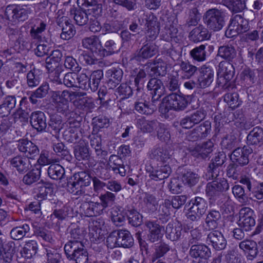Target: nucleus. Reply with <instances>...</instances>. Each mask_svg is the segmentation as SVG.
I'll return each instance as SVG.
<instances>
[{
	"label": "nucleus",
	"instance_id": "f257e3e1",
	"mask_svg": "<svg viewBox=\"0 0 263 263\" xmlns=\"http://www.w3.org/2000/svg\"><path fill=\"white\" fill-rule=\"evenodd\" d=\"M85 94L67 90L53 91L51 93V100L58 112L66 114L70 111L69 101L72 97L84 96Z\"/></svg>",
	"mask_w": 263,
	"mask_h": 263
},
{
	"label": "nucleus",
	"instance_id": "f03ea898",
	"mask_svg": "<svg viewBox=\"0 0 263 263\" xmlns=\"http://www.w3.org/2000/svg\"><path fill=\"white\" fill-rule=\"evenodd\" d=\"M226 11L216 8L210 9L204 14L203 19L207 27L213 31L220 30L225 25Z\"/></svg>",
	"mask_w": 263,
	"mask_h": 263
},
{
	"label": "nucleus",
	"instance_id": "7ed1b4c3",
	"mask_svg": "<svg viewBox=\"0 0 263 263\" xmlns=\"http://www.w3.org/2000/svg\"><path fill=\"white\" fill-rule=\"evenodd\" d=\"M66 255L76 263H88V254L82 242H67L64 246Z\"/></svg>",
	"mask_w": 263,
	"mask_h": 263
},
{
	"label": "nucleus",
	"instance_id": "20e7f679",
	"mask_svg": "<svg viewBox=\"0 0 263 263\" xmlns=\"http://www.w3.org/2000/svg\"><path fill=\"white\" fill-rule=\"evenodd\" d=\"M32 11L31 5H9L5 9V16L10 21H25Z\"/></svg>",
	"mask_w": 263,
	"mask_h": 263
},
{
	"label": "nucleus",
	"instance_id": "39448f33",
	"mask_svg": "<svg viewBox=\"0 0 263 263\" xmlns=\"http://www.w3.org/2000/svg\"><path fill=\"white\" fill-rule=\"evenodd\" d=\"M249 30L248 20L243 18L241 14H236L231 18L228 28L226 31V35L230 37L246 32Z\"/></svg>",
	"mask_w": 263,
	"mask_h": 263
},
{
	"label": "nucleus",
	"instance_id": "423d86ee",
	"mask_svg": "<svg viewBox=\"0 0 263 263\" xmlns=\"http://www.w3.org/2000/svg\"><path fill=\"white\" fill-rule=\"evenodd\" d=\"M173 153L166 145H157L150 151L149 156L151 159L158 162L157 165L168 163L172 160Z\"/></svg>",
	"mask_w": 263,
	"mask_h": 263
},
{
	"label": "nucleus",
	"instance_id": "0eeeda50",
	"mask_svg": "<svg viewBox=\"0 0 263 263\" xmlns=\"http://www.w3.org/2000/svg\"><path fill=\"white\" fill-rule=\"evenodd\" d=\"M191 202L192 205L188 210L186 217L191 221H197L205 213L208 205L205 200L199 197L192 199Z\"/></svg>",
	"mask_w": 263,
	"mask_h": 263
},
{
	"label": "nucleus",
	"instance_id": "6e6552de",
	"mask_svg": "<svg viewBox=\"0 0 263 263\" xmlns=\"http://www.w3.org/2000/svg\"><path fill=\"white\" fill-rule=\"evenodd\" d=\"M211 178L213 180L209 182L206 187V194L211 198L218 196L220 193L227 191L229 189V183L224 178Z\"/></svg>",
	"mask_w": 263,
	"mask_h": 263
},
{
	"label": "nucleus",
	"instance_id": "1a4fd4ad",
	"mask_svg": "<svg viewBox=\"0 0 263 263\" xmlns=\"http://www.w3.org/2000/svg\"><path fill=\"white\" fill-rule=\"evenodd\" d=\"M217 57H220L228 62H234L237 66L242 63V59L237 56L235 47L231 44H225L218 47Z\"/></svg>",
	"mask_w": 263,
	"mask_h": 263
},
{
	"label": "nucleus",
	"instance_id": "9d476101",
	"mask_svg": "<svg viewBox=\"0 0 263 263\" xmlns=\"http://www.w3.org/2000/svg\"><path fill=\"white\" fill-rule=\"evenodd\" d=\"M167 106L176 111H182L190 104L188 96L173 93L167 97Z\"/></svg>",
	"mask_w": 263,
	"mask_h": 263
},
{
	"label": "nucleus",
	"instance_id": "9b49d317",
	"mask_svg": "<svg viewBox=\"0 0 263 263\" xmlns=\"http://www.w3.org/2000/svg\"><path fill=\"white\" fill-rule=\"evenodd\" d=\"M69 128L63 133V138L69 143H76L80 140L82 136L80 128L81 123L73 119L69 121Z\"/></svg>",
	"mask_w": 263,
	"mask_h": 263
},
{
	"label": "nucleus",
	"instance_id": "f8f14e48",
	"mask_svg": "<svg viewBox=\"0 0 263 263\" xmlns=\"http://www.w3.org/2000/svg\"><path fill=\"white\" fill-rule=\"evenodd\" d=\"M211 130V123L206 121L193 130L189 132L186 139L190 141H197L208 136Z\"/></svg>",
	"mask_w": 263,
	"mask_h": 263
},
{
	"label": "nucleus",
	"instance_id": "ddd939ff",
	"mask_svg": "<svg viewBox=\"0 0 263 263\" xmlns=\"http://www.w3.org/2000/svg\"><path fill=\"white\" fill-rule=\"evenodd\" d=\"M253 211L248 207L242 208L239 211L238 226L246 231H249L255 226V221L253 217Z\"/></svg>",
	"mask_w": 263,
	"mask_h": 263
},
{
	"label": "nucleus",
	"instance_id": "4468645a",
	"mask_svg": "<svg viewBox=\"0 0 263 263\" xmlns=\"http://www.w3.org/2000/svg\"><path fill=\"white\" fill-rule=\"evenodd\" d=\"M252 153V149L249 147H238L233 151L230 156L232 162L241 166L249 163V155Z\"/></svg>",
	"mask_w": 263,
	"mask_h": 263
},
{
	"label": "nucleus",
	"instance_id": "2eb2a0df",
	"mask_svg": "<svg viewBox=\"0 0 263 263\" xmlns=\"http://www.w3.org/2000/svg\"><path fill=\"white\" fill-rule=\"evenodd\" d=\"M226 159V156L223 152H219L216 154L208 167L207 175L209 177L217 178L219 176L221 167L225 162Z\"/></svg>",
	"mask_w": 263,
	"mask_h": 263
},
{
	"label": "nucleus",
	"instance_id": "dca6fc26",
	"mask_svg": "<svg viewBox=\"0 0 263 263\" xmlns=\"http://www.w3.org/2000/svg\"><path fill=\"white\" fill-rule=\"evenodd\" d=\"M206 242L211 245L216 250H222L225 249L227 242L222 234L218 231L210 232L206 237Z\"/></svg>",
	"mask_w": 263,
	"mask_h": 263
},
{
	"label": "nucleus",
	"instance_id": "f3484780",
	"mask_svg": "<svg viewBox=\"0 0 263 263\" xmlns=\"http://www.w3.org/2000/svg\"><path fill=\"white\" fill-rule=\"evenodd\" d=\"M10 166L20 174H24L31 169L32 165L30 160L24 156L17 155L9 160Z\"/></svg>",
	"mask_w": 263,
	"mask_h": 263
},
{
	"label": "nucleus",
	"instance_id": "a211bd4d",
	"mask_svg": "<svg viewBox=\"0 0 263 263\" xmlns=\"http://www.w3.org/2000/svg\"><path fill=\"white\" fill-rule=\"evenodd\" d=\"M214 71L210 67L202 66L200 70V74L198 78V87L205 88L212 84L214 80Z\"/></svg>",
	"mask_w": 263,
	"mask_h": 263
},
{
	"label": "nucleus",
	"instance_id": "6ab92c4d",
	"mask_svg": "<svg viewBox=\"0 0 263 263\" xmlns=\"http://www.w3.org/2000/svg\"><path fill=\"white\" fill-rule=\"evenodd\" d=\"M18 149L20 152L24 153L26 157L29 159H34L40 153L38 147L31 141L26 139H22L18 144Z\"/></svg>",
	"mask_w": 263,
	"mask_h": 263
},
{
	"label": "nucleus",
	"instance_id": "aec40b11",
	"mask_svg": "<svg viewBox=\"0 0 263 263\" xmlns=\"http://www.w3.org/2000/svg\"><path fill=\"white\" fill-rule=\"evenodd\" d=\"M57 23L62 28V32L60 35L62 39L68 40L74 36L76 30L74 29L73 25L69 22L67 17L62 16L58 18Z\"/></svg>",
	"mask_w": 263,
	"mask_h": 263
},
{
	"label": "nucleus",
	"instance_id": "412c9836",
	"mask_svg": "<svg viewBox=\"0 0 263 263\" xmlns=\"http://www.w3.org/2000/svg\"><path fill=\"white\" fill-rule=\"evenodd\" d=\"M30 122L33 128L38 132L44 131L47 127V119L45 114L41 111L31 113Z\"/></svg>",
	"mask_w": 263,
	"mask_h": 263
},
{
	"label": "nucleus",
	"instance_id": "4be33fe9",
	"mask_svg": "<svg viewBox=\"0 0 263 263\" xmlns=\"http://www.w3.org/2000/svg\"><path fill=\"white\" fill-rule=\"evenodd\" d=\"M167 65L161 59H156L154 62L146 67V71L153 77L164 76L166 73Z\"/></svg>",
	"mask_w": 263,
	"mask_h": 263
},
{
	"label": "nucleus",
	"instance_id": "5701e85b",
	"mask_svg": "<svg viewBox=\"0 0 263 263\" xmlns=\"http://www.w3.org/2000/svg\"><path fill=\"white\" fill-rule=\"evenodd\" d=\"M147 88L153 95L152 100H158L164 93L165 88L162 82L158 79H151L147 84Z\"/></svg>",
	"mask_w": 263,
	"mask_h": 263
},
{
	"label": "nucleus",
	"instance_id": "b1692460",
	"mask_svg": "<svg viewBox=\"0 0 263 263\" xmlns=\"http://www.w3.org/2000/svg\"><path fill=\"white\" fill-rule=\"evenodd\" d=\"M145 225L148 230V240L151 242H155L162 237L161 230L163 228L156 221H146Z\"/></svg>",
	"mask_w": 263,
	"mask_h": 263
},
{
	"label": "nucleus",
	"instance_id": "393cba45",
	"mask_svg": "<svg viewBox=\"0 0 263 263\" xmlns=\"http://www.w3.org/2000/svg\"><path fill=\"white\" fill-rule=\"evenodd\" d=\"M213 143L209 141L202 145H197L195 147H190L189 151L191 154L199 158L205 159L213 151Z\"/></svg>",
	"mask_w": 263,
	"mask_h": 263
},
{
	"label": "nucleus",
	"instance_id": "a878e982",
	"mask_svg": "<svg viewBox=\"0 0 263 263\" xmlns=\"http://www.w3.org/2000/svg\"><path fill=\"white\" fill-rule=\"evenodd\" d=\"M157 48L156 46L152 43H147L137 50L135 53V58L137 61L151 58L156 54Z\"/></svg>",
	"mask_w": 263,
	"mask_h": 263
},
{
	"label": "nucleus",
	"instance_id": "bb28decb",
	"mask_svg": "<svg viewBox=\"0 0 263 263\" xmlns=\"http://www.w3.org/2000/svg\"><path fill=\"white\" fill-rule=\"evenodd\" d=\"M211 250L209 247L202 243L192 245L189 254L195 259H208L211 256Z\"/></svg>",
	"mask_w": 263,
	"mask_h": 263
},
{
	"label": "nucleus",
	"instance_id": "cd10ccee",
	"mask_svg": "<svg viewBox=\"0 0 263 263\" xmlns=\"http://www.w3.org/2000/svg\"><path fill=\"white\" fill-rule=\"evenodd\" d=\"M107 168L111 169L116 174H119L121 176L126 175V170L121 158L116 155H111L106 164Z\"/></svg>",
	"mask_w": 263,
	"mask_h": 263
},
{
	"label": "nucleus",
	"instance_id": "c85d7f7f",
	"mask_svg": "<svg viewBox=\"0 0 263 263\" xmlns=\"http://www.w3.org/2000/svg\"><path fill=\"white\" fill-rule=\"evenodd\" d=\"M239 248L246 254L248 259L252 260L257 255V245L254 240L245 239L239 242Z\"/></svg>",
	"mask_w": 263,
	"mask_h": 263
},
{
	"label": "nucleus",
	"instance_id": "c756f323",
	"mask_svg": "<svg viewBox=\"0 0 263 263\" xmlns=\"http://www.w3.org/2000/svg\"><path fill=\"white\" fill-rule=\"evenodd\" d=\"M15 243L12 241H6L3 239V247L1 249L0 261L2 263H10L14 254Z\"/></svg>",
	"mask_w": 263,
	"mask_h": 263
},
{
	"label": "nucleus",
	"instance_id": "7c9ffc66",
	"mask_svg": "<svg viewBox=\"0 0 263 263\" xmlns=\"http://www.w3.org/2000/svg\"><path fill=\"white\" fill-rule=\"evenodd\" d=\"M82 44L84 48L89 49L92 52H100L102 48L101 42L96 35L84 38L82 41Z\"/></svg>",
	"mask_w": 263,
	"mask_h": 263
},
{
	"label": "nucleus",
	"instance_id": "2f4dec72",
	"mask_svg": "<svg viewBox=\"0 0 263 263\" xmlns=\"http://www.w3.org/2000/svg\"><path fill=\"white\" fill-rule=\"evenodd\" d=\"M108 77L107 85L109 89H114L121 82L123 77V71L120 68H113L107 71Z\"/></svg>",
	"mask_w": 263,
	"mask_h": 263
},
{
	"label": "nucleus",
	"instance_id": "473e14b6",
	"mask_svg": "<svg viewBox=\"0 0 263 263\" xmlns=\"http://www.w3.org/2000/svg\"><path fill=\"white\" fill-rule=\"evenodd\" d=\"M78 3L82 7L81 9L90 13L94 17L98 16L101 12V7L95 0H78Z\"/></svg>",
	"mask_w": 263,
	"mask_h": 263
},
{
	"label": "nucleus",
	"instance_id": "72a5a7b5",
	"mask_svg": "<svg viewBox=\"0 0 263 263\" xmlns=\"http://www.w3.org/2000/svg\"><path fill=\"white\" fill-rule=\"evenodd\" d=\"M211 36L207 28L202 25L194 28L190 33L189 37L194 42L208 40Z\"/></svg>",
	"mask_w": 263,
	"mask_h": 263
},
{
	"label": "nucleus",
	"instance_id": "f704fd0d",
	"mask_svg": "<svg viewBox=\"0 0 263 263\" xmlns=\"http://www.w3.org/2000/svg\"><path fill=\"white\" fill-rule=\"evenodd\" d=\"M82 208L83 209L85 216L87 217L99 215L104 210L100 203L93 201L84 203L82 205Z\"/></svg>",
	"mask_w": 263,
	"mask_h": 263
},
{
	"label": "nucleus",
	"instance_id": "c9c22d12",
	"mask_svg": "<svg viewBox=\"0 0 263 263\" xmlns=\"http://www.w3.org/2000/svg\"><path fill=\"white\" fill-rule=\"evenodd\" d=\"M172 172L171 167L168 164L158 166L156 170L153 171L149 175L152 179L155 181L161 180L167 178Z\"/></svg>",
	"mask_w": 263,
	"mask_h": 263
},
{
	"label": "nucleus",
	"instance_id": "e433bc0d",
	"mask_svg": "<svg viewBox=\"0 0 263 263\" xmlns=\"http://www.w3.org/2000/svg\"><path fill=\"white\" fill-rule=\"evenodd\" d=\"M117 233L119 247L128 248L133 246L134 239L128 231L119 230L117 231Z\"/></svg>",
	"mask_w": 263,
	"mask_h": 263
},
{
	"label": "nucleus",
	"instance_id": "4c0bfd02",
	"mask_svg": "<svg viewBox=\"0 0 263 263\" xmlns=\"http://www.w3.org/2000/svg\"><path fill=\"white\" fill-rule=\"evenodd\" d=\"M247 140L249 145L263 144V129L259 126L253 128L248 135Z\"/></svg>",
	"mask_w": 263,
	"mask_h": 263
},
{
	"label": "nucleus",
	"instance_id": "58836bf2",
	"mask_svg": "<svg viewBox=\"0 0 263 263\" xmlns=\"http://www.w3.org/2000/svg\"><path fill=\"white\" fill-rule=\"evenodd\" d=\"M16 104V99L14 96H8L4 98L3 103L0 105V116L2 117H7L10 115L11 110Z\"/></svg>",
	"mask_w": 263,
	"mask_h": 263
},
{
	"label": "nucleus",
	"instance_id": "ea45409f",
	"mask_svg": "<svg viewBox=\"0 0 263 263\" xmlns=\"http://www.w3.org/2000/svg\"><path fill=\"white\" fill-rule=\"evenodd\" d=\"M159 123L157 120H147L141 118L137 120L136 125L143 133H151L158 127Z\"/></svg>",
	"mask_w": 263,
	"mask_h": 263
},
{
	"label": "nucleus",
	"instance_id": "a19ab883",
	"mask_svg": "<svg viewBox=\"0 0 263 263\" xmlns=\"http://www.w3.org/2000/svg\"><path fill=\"white\" fill-rule=\"evenodd\" d=\"M182 230L181 226L174 225L173 223L170 222L166 227V237L171 241H177L181 236Z\"/></svg>",
	"mask_w": 263,
	"mask_h": 263
},
{
	"label": "nucleus",
	"instance_id": "79ce46f5",
	"mask_svg": "<svg viewBox=\"0 0 263 263\" xmlns=\"http://www.w3.org/2000/svg\"><path fill=\"white\" fill-rule=\"evenodd\" d=\"M235 66H236L234 62H228L225 61L220 62L218 66V72L227 78V79L231 80L234 77L235 73Z\"/></svg>",
	"mask_w": 263,
	"mask_h": 263
},
{
	"label": "nucleus",
	"instance_id": "37998d69",
	"mask_svg": "<svg viewBox=\"0 0 263 263\" xmlns=\"http://www.w3.org/2000/svg\"><path fill=\"white\" fill-rule=\"evenodd\" d=\"M104 224V220L101 218H98L93 220L89 226V234L95 240L98 239L100 236Z\"/></svg>",
	"mask_w": 263,
	"mask_h": 263
},
{
	"label": "nucleus",
	"instance_id": "c03bdc74",
	"mask_svg": "<svg viewBox=\"0 0 263 263\" xmlns=\"http://www.w3.org/2000/svg\"><path fill=\"white\" fill-rule=\"evenodd\" d=\"M171 249L170 246L164 242H161L155 246L154 252L151 255V261L154 263L163 257Z\"/></svg>",
	"mask_w": 263,
	"mask_h": 263
},
{
	"label": "nucleus",
	"instance_id": "a18cd8bd",
	"mask_svg": "<svg viewBox=\"0 0 263 263\" xmlns=\"http://www.w3.org/2000/svg\"><path fill=\"white\" fill-rule=\"evenodd\" d=\"M223 4L233 13H238L246 7V0H222Z\"/></svg>",
	"mask_w": 263,
	"mask_h": 263
},
{
	"label": "nucleus",
	"instance_id": "49530a36",
	"mask_svg": "<svg viewBox=\"0 0 263 263\" xmlns=\"http://www.w3.org/2000/svg\"><path fill=\"white\" fill-rule=\"evenodd\" d=\"M74 20L76 23L80 26H83L87 23L89 20H92V14L87 11L79 9L74 11Z\"/></svg>",
	"mask_w": 263,
	"mask_h": 263
},
{
	"label": "nucleus",
	"instance_id": "de8ad7c7",
	"mask_svg": "<svg viewBox=\"0 0 263 263\" xmlns=\"http://www.w3.org/2000/svg\"><path fill=\"white\" fill-rule=\"evenodd\" d=\"M221 218V214L216 210H212L209 212L205 218V223L209 230H214L218 226V221Z\"/></svg>",
	"mask_w": 263,
	"mask_h": 263
},
{
	"label": "nucleus",
	"instance_id": "09e8293b",
	"mask_svg": "<svg viewBox=\"0 0 263 263\" xmlns=\"http://www.w3.org/2000/svg\"><path fill=\"white\" fill-rule=\"evenodd\" d=\"M37 248L36 242L34 240H30L26 242L21 253L24 257L28 259L31 258L36 254Z\"/></svg>",
	"mask_w": 263,
	"mask_h": 263
},
{
	"label": "nucleus",
	"instance_id": "8fccbe9b",
	"mask_svg": "<svg viewBox=\"0 0 263 263\" xmlns=\"http://www.w3.org/2000/svg\"><path fill=\"white\" fill-rule=\"evenodd\" d=\"M30 231V227L25 223L22 226L16 227L10 231V236L14 240H20L23 238Z\"/></svg>",
	"mask_w": 263,
	"mask_h": 263
},
{
	"label": "nucleus",
	"instance_id": "3c124183",
	"mask_svg": "<svg viewBox=\"0 0 263 263\" xmlns=\"http://www.w3.org/2000/svg\"><path fill=\"white\" fill-rule=\"evenodd\" d=\"M64 174V168L60 164H51L48 168V176L54 180H61Z\"/></svg>",
	"mask_w": 263,
	"mask_h": 263
},
{
	"label": "nucleus",
	"instance_id": "603ef678",
	"mask_svg": "<svg viewBox=\"0 0 263 263\" xmlns=\"http://www.w3.org/2000/svg\"><path fill=\"white\" fill-rule=\"evenodd\" d=\"M127 218L128 222L132 226L134 227H138L141 225L142 222V216L135 209H129V208L126 210Z\"/></svg>",
	"mask_w": 263,
	"mask_h": 263
},
{
	"label": "nucleus",
	"instance_id": "864d4df0",
	"mask_svg": "<svg viewBox=\"0 0 263 263\" xmlns=\"http://www.w3.org/2000/svg\"><path fill=\"white\" fill-rule=\"evenodd\" d=\"M103 77V72L101 70L93 71L89 76L90 80V90L95 92L98 89L101 79Z\"/></svg>",
	"mask_w": 263,
	"mask_h": 263
},
{
	"label": "nucleus",
	"instance_id": "5fc2aeb1",
	"mask_svg": "<svg viewBox=\"0 0 263 263\" xmlns=\"http://www.w3.org/2000/svg\"><path fill=\"white\" fill-rule=\"evenodd\" d=\"M41 72L37 69L30 71L27 75V83L29 87H33L37 86L41 81Z\"/></svg>",
	"mask_w": 263,
	"mask_h": 263
},
{
	"label": "nucleus",
	"instance_id": "6e6d98bb",
	"mask_svg": "<svg viewBox=\"0 0 263 263\" xmlns=\"http://www.w3.org/2000/svg\"><path fill=\"white\" fill-rule=\"evenodd\" d=\"M34 233L39 239H42L45 241L50 243L54 241L53 232L44 228L39 227L35 228Z\"/></svg>",
	"mask_w": 263,
	"mask_h": 263
},
{
	"label": "nucleus",
	"instance_id": "4d7b16f0",
	"mask_svg": "<svg viewBox=\"0 0 263 263\" xmlns=\"http://www.w3.org/2000/svg\"><path fill=\"white\" fill-rule=\"evenodd\" d=\"M135 109L139 114L148 115L152 114L156 110V107L153 104L149 105L142 102L136 101Z\"/></svg>",
	"mask_w": 263,
	"mask_h": 263
},
{
	"label": "nucleus",
	"instance_id": "13d9d810",
	"mask_svg": "<svg viewBox=\"0 0 263 263\" xmlns=\"http://www.w3.org/2000/svg\"><path fill=\"white\" fill-rule=\"evenodd\" d=\"M37 185V189H35L37 191L35 193H36V197L39 201L46 199L48 194L52 192L51 185L48 184L39 183Z\"/></svg>",
	"mask_w": 263,
	"mask_h": 263
},
{
	"label": "nucleus",
	"instance_id": "bf43d9fd",
	"mask_svg": "<svg viewBox=\"0 0 263 263\" xmlns=\"http://www.w3.org/2000/svg\"><path fill=\"white\" fill-rule=\"evenodd\" d=\"M74 154L78 161L87 160L90 156L88 147L81 144L74 147Z\"/></svg>",
	"mask_w": 263,
	"mask_h": 263
},
{
	"label": "nucleus",
	"instance_id": "052dcab7",
	"mask_svg": "<svg viewBox=\"0 0 263 263\" xmlns=\"http://www.w3.org/2000/svg\"><path fill=\"white\" fill-rule=\"evenodd\" d=\"M74 104L77 107L85 111H88L95 107V104L92 98L85 97L79 99L77 101L74 102Z\"/></svg>",
	"mask_w": 263,
	"mask_h": 263
},
{
	"label": "nucleus",
	"instance_id": "680f3d73",
	"mask_svg": "<svg viewBox=\"0 0 263 263\" xmlns=\"http://www.w3.org/2000/svg\"><path fill=\"white\" fill-rule=\"evenodd\" d=\"M205 49V46L204 45H201L191 50L190 54L194 60L198 62L204 61L206 59Z\"/></svg>",
	"mask_w": 263,
	"mask_h": 263
},
{
	"label": "nucleus",
	"instance_id": "e2e57ef3",
	"mask_svg": "<svg viewBox=\"0 0 263 263\" xmlns=\"http://www.w3.org/2000/svg\"><path fill=\"white\" fill-rule=\"evenodd\" d=\"M240 77L241 80L249 85L255 83L257 79L255 70L249 68H245L241 72Z\"/></svg>",
	"mask_w": 263,
	"mask_h": 263
},
{
	"label": "nucleus",
	"instance_id": "0e129e2a",
	"mask_svg": "<svg viewBox=\"0 0 263 263\" xmlns=\"http://www.w3.org/2000/svg\"><path fill=\"white\" fill-rule=\"evenodd\" d=\"M41 178V171L32 170L25 175L23 178V182L27 185H31L36 182Z\"/></svg>",
	"mask_w": 263,
	"mask_h": 263
},
{
	"label": "nucleus",
	"instance_id": "69168bd1",
	"mask_svg": "<svg viewBox=\"0 0 263 263\" xmlns=\"http://www.w3.org/2000/svg\"><path fill=\"white\" fill-rule=\"evenodd\" d=\"M85 233V231L83 228H80L75 224L72 226L70 234L71 238L73 240H70L68 242H75L78 241L82 242V241L84 237Z\"/></svg>",
	"mask_w": 263,
	"mask_h": 263
},
{
	"label": "nucleus",
	"instance_id": "338daca9",
	"mask_svg": "<svg viewBox=\"0 0 263 263\" xmlns=\"http://www.w3.org/2000/svg\"><path fill=\"white\" fill-rule=\"evenodd\" d=\"M123 28L122 23L117 20L106 22L103 24L102 31L104 33L117 32Z\"/></svg>",
	"mask_w": 263,
	"mask_h": 263
},
{
	"label": "nucleus",
	"instance_id": "774afa93",
	"mask_svg": "<svg viewBox=\"0 0 263 263\" xmlns=\"http://www.w3.org/2000/svg\"><path fill=\"white\" fill-rule=\"evenodd\" d=\"M179 66L182 73L184 74V77L187 78H191L197 70V67L192 65L189 62L181 61Z\"/></svg>",
	"mask_w": 263,
	"mask_h": 263
}]
</instances>
